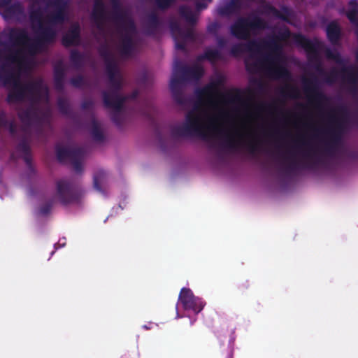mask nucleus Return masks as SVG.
Returning a JSON list of instances; mask_svg holds the SVG:
<instances>
[{"label":"nucleus","mask_w":358,"mask_h":358,"mask_svg":"<svg viewBox=\"0 0 358 358\" xmlns=\"http://www.w3.org/2000/svg\"><path fill=\"white\" fill-rule=\"evenodd\" d=\"M266 21L258 15L239 17L230 26L231 34L237 39L248 40L252 32L266 28Z\"/></svg>","instance_id":"obj_6"},{"label":"nucleus","mask_w":358,"mask_h":358,"mask_svg":"<svg viewBox=\"0 0 358 358\" xmlns=\"http://www.w3.org/2000/svg\"><path fill=\"white\" fill-rule=\"evenodd\" d=\"M8 129L10 134L14 135L17 131L16 124L14 121H8V124L5 127Z\"/></svg>","instance_id":"obj_51"},{"label":"nucleus","mask_w":358,"mask_h":358,"mask_svg":"<svg viewBox=\"0 0 358 358\" xmlns=\"http://www.w3.org/2000/svg\"><path fill=\"white\" fill-rule=\"evenodd\" d=\"M17 149L18 151L22 153V158L27 166L30 169H32L31 148L28 142L24 139L18 143Z\"/></svg>","instance_id":"obj_30"},{"label":"nucleus","mask_w":358,"mask_h":358,"mask_svg":"<svg viewBox=\"0 0 358 358\" xmlns=\"http://www.w3.org/2000/svg\"><path fill=\"white\" fill-rule=\"evenodd\" d=\"M9 63H2L0 66V83L3 86L11 85L13 82L19 78Z\"/></svg>","instance_id":"obj_24"},{"label":"nucleus","mask_w":358,"mask_h":358,"mask_svg":"<svg viewBox=\"0 0 358 358\" xmlns=\"http://www.w3.org/2000/svg\"><path fill=\"white\" fill-rule=\"evenodd\" d=\"M203 57L210 62H215L220 59L221 54L217 50L208 49L205 51Z\"/></svg>","instance_id":"obj_43"},{"label":"nucleus","mask_w":358,"mask_h":358,"mask_svg":"<svg viewBox=\"0 0 358 358\" xmlns=\"http://www.w3.org/2000/svg\"><path fill=\"white\" fill-rule=\"evenodd\" d=\"M217 43L220 48H222L227 45V41L224 37L218 36L217 38Z\"/></svg>","instance_id":"obj_53"},{"label":"nucleus","mask_w":358,"mask_h":358,"mask_svg":"<svg viewBox=\"0 0 358 358\" xmlns=\"http://www.w3.org/2000/svg\"><path fill=\"white\" fill-rule=\"evenodd\" d=\"M325 56L327 59L334 61L336 64L341 65L340 71L342 78L347 80L352 85V90L355 91L358 83V69L353 66H346L347 61L344 59L337 51H333L330 48H326Z\"/></svg>","instance_id":"obj_12"},{"label":"nucleus","mask_w":358,"mask_h":358,"mask_svg":"<svg viewBox=\"0 0 358 358\" xmlns=\"http://www.w3.org/2000/svg\"><path fill=\"white\" fill-rule=\"evenodd\" d=\"M350 9L347 12V17L351 23L355 24L358 21V3L357 0H350L349 2Z\"/></svg>","instance_id":"obj_34"},{"label":"nucleus","mask_w":358,"mask_h":358,"mask_svg":"<svg viewBox=\"0 0 358 358\" xmlns=\"http://www.w3.org/2000/svg\"><path fill=\"white\" fill-rule=\"evenodd\" d=\"M57 158L59 162H64L69 160L77 173L83 171L82 160L85 156V150L81 147H64L60 145L55 146Z\"/></svg>","instance_id":"obj_11"},{"label":"nucleus","mask_w":358,"mask_h":358,"mask_svg":"<svg viewBox=\"0 0 358 358\" xmlns=\"http://www.w3.org/2000/svg\"><path fill=\"white\" fill-rule=\"evenodd\" d=\"M241 1L240 0H230L224 6L222 7L219 13L223 16H230L233 14H239L241 10Z\"/></svg>","instance_id":"obj_29"},{"label":"nucleus","mask_w":358,"mask_h":358,"mask_svg":"<svg viewBox=\"0 0 358 358\" xmlns=\"http://www.w3.org/2000/svg\"><path fill=\"white\" fill-rule=\"evenodd\" d=\"M222 85V81L218 80L217 81L211 82L202 88H198L195 91L197 98L201 101L203 98H207L208 101L211 103L214 97L220 94L218 87Z\"/></svg>","instance_id":"obj_18"},{"label":"nucleus","mask_w":358,"mask_h":358,"mask_svg":"<svg viewBox=\"0 0 358 358\" xmlns=\"http://www.w3.org/2000/svg\"><path fill=\"white\" fill-rule=\"evenodd\" d=\"M320 73L324 76L325 83L329 85L334 83L338 78L339 74H341V72H338L335 69H331L329 73H327L324 71V73ZM341 76H342V75Z\"/></svg>","instance_id":"obj_41"},{"label":"nucleus","mask_w":358,"mask_h":358,"mask_svg":"<svg viewBox=\"0 0 358 358\" xmlns=\"http://www.w3.org/2000/svg\"><path fill=\"white\" fill-rule=\"evenodd\" d=\"M304 93L309 101L315 104L320 111H322L323 106L328 102L329 98L319 87L316 78H303L302 80Z\"/></svg>","instance_id":"obj_13"},{"label":"nucleus","mask_w":358,"mask_h":358,"mask_svg":"<svg viewBox=\"0 0 358 358\" xmlns=\"http://www.w3.org/2000/svg\"><path fill=\"white\" fill-rule=\"evenodd\" d=\"M247 147L251 154H255L259 150V142L255 139H252L247 143Z\"/></svg>","instance_id":"obj_46"},{"label":"nucleus","mask_w":358,"mask_h":358,"mask_svg":"<svg viewBox=\"0 0 358 358\" xmlns=\"http://www.w3.org/2000/svg\"><path fill=\"white\" fill-rule=\"evenodd\" d=\"M347 115L348 110L344 106L331 109L328 115L330 127L324 131L329 136V141L325 145V151L329 155L342 145Z\"/></svg>","instance_id":"obj_4"},{"label":"nucleus","mask_w":358,"mask_h":358,"mask_svg":"<svg viewBox=\"0 0 358 358\" xmlns=\"http://www.w3.org/2000/svg\"><path fill=\"white\" fill-rule=\"evenodd\" d=\"M250 287V283L248 280H245L244 282H241L239 286L238 289L244 292L245 290L248 289Z\"/></svg>","instance_id":"obj_54"},{"label":"nucleus","mask_w":358,"mask_h":358,"mask_svg":"<svg viewBox=\"0 0 358 358\" xmlns=\"http://www.w3.org/2000/svg\"><path fill=\"white\" fill-rule=\"evenodd\" d=\"M53 203L54 202L52 200H49L43 205H41L38 209L39 214L41 215H48L52 210Z\"/></svg>","instance_id":"obj_44"},{"label":"nucleus","mask_w":358,"mask_h":358,"mask_svg":"<svg viewBox=\"0 0 358 358\" xmlns=\"http://www.w3.org/2000/svg\"><path fill=\"white\" fill-rule=\"evenodd\" d=\"M123 107L124 104L122 105L120 108H116L115 107H106L107 108H112L114 110L111 113V120L119 128L122 127L124 122V115L122 113Z\"/></svg>","instance_id":"obj_35"},{"label":"nucleus","mask_w":358,"mask_h":358,"mask_svg":"<svg viewBox=\"0 0 358 358\" xmlns=\"http://www.w3.org/2000/svg\"><path fill=\"white\" fill-rule=\"evenodd\" d=\"M80 27L78 23L72 24L62 36V45L66 48L78 45L80 43Z\"/></svg>","instance_id":"obj_19"},{"label":"nucleus","mask_w":358,"mask_h":358,"mask_svg":"<svg viewBox=\"0 0 358 358\" xmlns=\"http://www.w3.org/2000/svg\"><path fill=\"white\" fill-rule=\"evenodd\" d=\"M203 69L198 65L189 66L182 64V62L177 60L174 63L173 71L171 78H177L182 84L185 81L199 80L203 76Z\"/></svg>","instance_id":"obj_14"},{"label":"nucleus","mask_w":358,"mask_h":358,"mask_svg":"<svg viewBox=\"0 0 358 358\" xmlns=\"http://www.w3.org/2000/svg\"><path fill=\"white\" fill-rule=\"evenodd\" d=\"M355 56H356L357 60L358 61V50H357V52L355 53Z\"/></svg>","instance_id":"obj_60"},{"label":"nucleus","mask_w":358,"mask_h":358,"mask_svg":"<svg viewBox=\"0 0 358 358\" xmlns=\"http://www.w3.org/2000/svg\"><path fill=\"white\" fill-rule=\"evenodd\" d=\"M196 8L198 10H201V9L206 8V6L203 3L196 2Z\"/></svg>","instance_id":"obj_57"},{"label":"nucleus","mask_w":358,"mask_h":358,"mask_svg":"<svg viewBox=\"0 0 358 358\" xmlns=\"http://www.w3.org/2000/svg\"><path fill=\"white\" fill-rule=\"evenodd\" d=\"M327 36L332 45H337L341 38V29L336 21H331L326 28Z\"/></svg>","instance_id":"obj_25"},{"label":"nucleus","mask_w":358,"mask_h":358,"mask_svg":"<svg viewBox=\"0 0 358 358\" xmlns=\"http://www.w3.org/2000/svg\"><path fill=\"white\" fill-rule=\"evenodd\" d=\"M26 94H28L31 96L39 94L42 84L41 82H29L24 84Z\"/></svg>","instance_id":"obj_37"},{"label":"nucleus","mask_w":358,"mask_h":358,"mask_svg":"<svg viewBox=\"0 0 358 358\" xmlns=\"http://www.w3.org/2000/svg\"><path fill=\"white\" fill-rule=\"evenodd\" d=\"M91 134L93 139L97 142H102L104 140V135L100 128L99 124L95 118L92 121Z\"/></svg>","instance_id":"obj_36"},{"label":"nucleus","mask_w":358,"mask_h":358,"mask_svg":"<svg viewBox=\"0 0 358 358\" xmlns=\"http://www.w3.org/2000/svg\"><path fill=\"white\" fill-rule=\"evenodd\" d=\"M94 103L92 100H85L82 104L81 108L83 110H87L93 107Z\"/></svg>","instance_id":"obj_52"},{"label":"nucleus","mask_w":358,"mask_h":358,"mask_svg":"<svg viewBox=\"0 0 358 358\" xmlns=\"http://www.w3.org/2000/svg\"><path fill=\"white\" fill-rule=\"evenodd\" d=\"M18 117L21 122L26 126L30 127L32 124H41L43 120V114L39 108L30 106L18 113Z\"/></svg>","instance_id":"obj_16"},{"label":"nucleus","mask_w":358,"mask_h":358,"mask_svg":"<svg viewBox=\"0 0 358 358\" xmlns=\"http://www.w3.org/2000/svg\"><path fill=\"white\" fill-rule=\"evenodd\" d=\"M178 299L185 310H192L196 314L200 313L205 306L201 299L195 296L192 291L186 287L181 289Z\"/></svg>","instance_id":"obj_15"},{"label":"nucleus","mask_w":358,"mask_h":358,"mask_svg":"<svg viewBox=\"0 0 358 358\" xmlns=\"http://www.w3.org/2000/svg\"><path fill=\"white\" fill-rule=\"evenodd\" d=\"M54 85L57 91L62 92L64 90L65 71L62 63L54 67Z\"/></svg>","instance_id":"obj_27"},{"label":"nucleus","mask_w":358,"mask_h":358,"mask_svg":"<svg viewBox=\"0 0 358 358\" xmlns=\"http://www.w3.org/2000/svg\"><path fill=\"white\" fill-rule=\"evenodd\" d=\"M11 2L12 0H0V9L4 10Z\"/></svg>","instance_id":"obj_55"},{"label":"nucleus","mask_w":358,"mask_h":358,"mask_svg":"<svg viewBox=\"0 0 358 358\" xmlns=\"http://www.w3.org/2000/svg\"><path fill=\"white\" fill-rule=\"evenodd\" d=\"M83 195L82 188L69 180L60 179L56 182V197L64 206L80 203Z\"/></svg>","instance_id":"obj_8"},{"label":"nucleus","mask_w":358,"mask_h":358,"mask_svg":"<svg viewBox=\"0 0 358 358\" xmlns=\"http://www.w3.org/2000/svg\"><path fill=\"white\" fill-rule=\"evenodd\" d=\"M137 95H138V92H134L131 96H127V99H136L137 97Z\"/></svg>","instance_id":"obj_58"},{"label":"nucleus","mask_w":358,"mask_h":358,"mask_svg":"<svg viewBox=\"0 0 358 358\" xmlns=\"http://www.w3.org/2000/svg\"><path fill=\"white\" fill-rule=\"evenodd\" d=\"M8 121L6 112L0 108V128L6 127L8 124Z\"/></svg>","instance_id":"obj_50"},{"label":"nucleus","mask_w":358,"mask_h":358,"mask_svg":"<svg viewBox=\"0 0 358 358\" xmlns=\"http://www.w3.org/2000/svg\"><path fill=\"white\" fill-rule=\"evenodd\" d=\"M218 25L216 23L212 24L210 26L208 27V31L210 32H214L215 33L217 30Z\"/></svg>","instance_id":"obj_56"},{"label":"nucleus","mask_w":358,"mask_h":358,"mask_svg":"<svg viewBox=\"0 0 358 358\" xmlns=\"http://www.w3.org/2000/svg\"><path fill=\"white\" fill-rule=\"evenodd\" d=\"M98 52L104 62L114 58L113 53L106 43L102 44L99 47Z\"/></svg>","instance_id":"obj_42"},{"label":"nucleus","mask_w":358,"mask_h":358,"mask_svg":"<svg viewBox=\"0 0 358 358\" xmlns=\"http://www.w3.org/2000/svg\"><path fill=\"white\" fill-rule=\"evenodd\" d=\"M70 83L76 88H80L85 84V80L82 75L73 77L70 80Z\"/></svg>","instance_id":"obj_45"},{"label":"nucleus","mask_w":358,"mask_h":358,"mask_svg":"<svg viewBox=\"0 0 358 358\" xmlns=\"http://www.w3.org/2000/svg\"><path fill=\"white\" fill-rule=\"evenodd\" d=\"M1 14L5 20L22 21L26 17L24 7L19 1L10 3L9 6Z\"/></svg>","instance_id":"obj_17"},{"label":"nucleus","mask_w":358,"mask_h":358,"mask_svg":"<svg viewBox=\"0 0 358 358\" xmlns=\"http://www.w3.org/2000/svg\"><path fill=\"white\" fill-rule=\"evenodd\" d=\"M174 41H175V45L176 48L178 50H185L186 49V41L180 38L177 35H173Z\"/></svg>","instance_id":"obj_47"},{"label":"nucleus","mask_w":358,"mask_h":358,"mask_svg":"<svg viewBox=\"0 0 358 358\" xmlns=\"http://www.w3.org/2000/svg\"><path fill=\"white\" fill-rule=\"evenodd\" d=\"M163 22L155 12L148 15L147 22L145 27V34L148 36L157 37L159 34Z\"/></svg>","instance_id":"obj_22"},{"label":"nucleus","mask_w":358,"mask_h":358,"mask_svg":"<svg viewBox=\"0 0 358 358\" xmlns=\"http://www.w3.org/2000/svg\"><path fill=\"white\" fill-rule=\"evenodd\" d=\"M173 137H186L196 136L206 139L208 134L206 127L201 123V118L193 111H189L185 117V122L181 126H175L171 129Z\"/></svg>","instance_id":"obj_7"},{"label":"nucleus","mask_w":358,"mask_h":358,"mask_svg":"<svg viewBox=\"0 0 358 358\" xmlns=\"http://www.w3.org/2000/svg\"><path fill=\"white\" fill-rule=\"evenodd\" d=\"M294 38V42L307 52L308 62L314 66L317 71L324 73L320 57V50L323 44L318 41H313L300 34L295 35Z\"/></svg>","instance_id":"obj_9"},{"label":"nucleus","mask_w":358,"mask_h":358,"mask_svg":"<svg viewBox=\"0 0 358 358\" xmlns=\"http://www.w3.org/2000/svg\"><path fill=\"white\" fill-rule=\"evenodd\" d=\"M265 10L266 13L285 22H288L292 15L291 10L287 6H282L281 10H279L273 6L266 5Z\"/></svg>","instance_id":"obj_28"},{"label":"nucleus","mask_w":358,"mask_h":358,"mask_svg":"<svg viewBox=\"0 0 358 358\" xmlns=\"http://www.w3.org/2000/svg\"><path fill=\"white\" fill-rule=\"evenodd\" d=\"M105 178L106 173L103 170H99L94 173L93 177V186L98 192H103L101 184L104 180Z\"/></svg>","instance_id":"obj_38"},{"label":"nucleus","mask_w":358,"mask_h":358,"mask_svg":"<svg viewBox=\"0 0 358 358\" xmlns=\"http://www.w3.org/2000/svg\"><path fill=\"white\" fill-rule=\"evenodd\" d=\"M108 78L111 90L102 92L103 104L106 107L120 108L127 99V96L120 94L122 88L121 74L113 75V77L110 76Z\"/></svg>","instance_id":"obj_10"},{"label":"nucleus","mask_w":358,"mask_h":358,"mask_svg":"<svg viewBox=\"0 0 358 358\" xmlns=\"http://www.w3.org/2000/svg\"><path fill=\"white\" fill-rule=\"evenodd\" d=\"M10 85L13 87L8 94L7 102L11 103L22 101L26 97L24 84H22L18 78L13 82Z\"/></svg>","instance_id":"obj_21"},{"label":"nucleus","mask_w":358,"mask_h":358,"mask_svg":"<svg viewBox=\"0 0 358 358\" xmlns=\"http://www.w3.org/2000/svg\"><path fill=\"white\" fill-rule=\"evenodd\" d=\"M289 156H285V161H289L284 168L287 173L306 169H313V166L319 162L317 152L304 136L299 138L292 150H288Z\"/></svg>","instance_id":"obj_3"},{"label":"nucleus","mask_w":358,"mask_h":358,"mask_svg":"<svg viewBox=\"0 0 358 358\" xmlns=\"http://www.w3.org/2000/svg\"><path fill=\"white\" fill-rule=\"evenodd\" d=\"M226 146L230 149H236L239 145V142L236 141L231 136L227 135L225 138Z\"/></svg>","instance_id":"obj_49"},{"label":"nucleus","mask_w":358,"mask_h":358,"mask_svg":"<svg viewBox=\"0 0 358 358\" xmlns=\"http://www.w3.org/2000/svg\"><path fill=\"white\" fill-rule=\"evenodd\" d=\"M111 2L114 10L113 13V19L120 25L118 33L121 34L122 30L126 31V34L122 36L119 50L122 57H129L131 56L134 51L135 45L131 36L128 32H134L136 31V26L134 21L131 18L127 17L122 10L119 0H111Z\"/></svg>","instance_id":"obj_5"},{"label":"nucleus","mask_w":358,"mask_h":358,"mask_svg":"<svg viewBox=\"0 0 358 358\" xmlns=\"http://www.w3.org/2000/svg\"><path fill=\"white\" fill-rule=\"evenodd\" d=\"M245 92L240 89H234L231 92L227 94L224 97L229 103H236L243 102V94Z\"/></svg>","instance_id":"obj_33"},{"label":"nucleus","mask_w":358,"mask_h":358,"mask_svg":"<svg viewBox=\"0 0 358 358\" xmlns=\"http://www.w3.org/2000/svg\"><path fill=\"white\" fill-rule=\"evenodd\" d=\"M157 7L162 10H166L170 7L174 0H155Z\"/></svg>","instance_id":"obj_48"},{"label":"nucleus","mask_w":358,"mask_h":358,"mask_svg":"<svg viewBox=\"0 0 358 358\" xmlns=\"http://www.w3.org/2000/svg\"><path fill=\"white\" fill-rule=\"evenodd\" d=\"M47 6L54 10L46 15V26L42 21V13L39 9L34 10L29 13L31 22L38 24V36L31 40L28 32L24 29L12 27L8 31L1 33L2 40L0 44L5 47L9 45H22L30 55H35L41 52L45 47L52 43L57 36V31L54 25L62 24L68 17V0H48Z\"/></svg>","instance_id":"obj_1"},{"label":"nucleus","mask_w":358,"mask_h":358,"mask_svg":"<svg viewBox=\"0 0 358 358\" xmlns=\"http://www.w3.org/2000/svg\"><path fill=\"white\" fill-rule=\"evenodd\" d=\"M36 126L37 127H38V129H40V130H41V129H42V126H43V125H41V124H38V125H36Z\"/></svg>","instance_id":"obj_61"},{"label":"nucleus","mask_w":358,"mask_h":358,"mask_svg":"<svg viewBox=\"0 0 358 358\" xmlns=\"http://www.w3.org/2000/svg\"><path fill=\"white\" fill-rule=\"evenodd\" d=\"M179 14L181 17L191 25L196 23V17L190 7L187 6H181L178 9Z\"/></svg>","instance_id":"obj_31"},{"label":"nucleus","mask_w":358,"mask_h":358,"mask_svg":"<svg viewBox=\"0 0 358 358\" xmlns=\"http://www.w3.org/2000/svg\"><path fill=\"white\" fill-rule=\"evenodd\" d=\"M70 61L74 68L81 69L85 63V56L77 50H72L70 52Z\"/></svg>","instance_id":"obj_32"},{"label":"nucleus","mask_w":358,"mask_h":358,"mask_svg":"<svg viewBox=\"0 0 358 358\" xmlns=\"http://www.w3.org/2000/svg\"><path fill=\"white\" fill-rule=\"evenodd\" d=\"M143 327H144L145 329H148V326H146V325H145Z\"/></svg>","instance_id":"obj_62"},{"label":"nucleus","mask_w":358,"mask_h":358,"mask_svg":"<svg viewBox=\"0 0 358 358\" xmlns=\"http://www.w3.org/2000/svg\"><path fill=\"white\" fill-rule=\"evenodd\" d=\"M213 130H215V131H217V133L220 135L221 134H224V131L221 129H219L217 127H213Z\"/></svg>","instance_id":"obj_59"},{"label":"nucleus","mask_w":358,"mask_h":358,"mask_svg":"<svg viewBox=\"0 0 358 358\" xmlns=\"http://www.w3.org/2000/svg\"><path fill=\"white\" fill-rule=\"evenodd\" d=\"M170 90L175 102L179 105H183L185 100L182 91V84L179 82V79L177 76L171 78L170 81Z\"/></svg>","instance_id":"obj_26"},{"label":"nucleus","mask_w":358,"mask_h":358,"mask_svg":"<svg viewBox=\"0 0 358 358\" xmlns=\"http://www.w3.org/2000/svg\"><path fill=\"white\" fill-rule=\"evenodd\" d=\"M263 49H268L272 53L264 56L255 62L245 60L246 71L253 73L262 69L268 78L273 80H282L286 83L280 88V95L284 98L298 99L300 95L299 88L289 83L292 80L291 72L285 66L278 64L282 47L277 38L273 37L269 41H262L250 40L245 43H237L231 48L230 52L233 56L236 57L244 52L259 53Z\"/></svg>","instance_id":"obj_2"},{"label":"nucleus","mask_w":358,"mask_h":358,"mask_svg":"<svg viewBox=\"0 0 358 358\" xmlns=\"http://www.w3.org/2000/svg\"><path fill=\"white\" fill-rule=\"evenodd\" d=\"M170 30L172 35H177L180 38L186 41H194V34L192 29H182L176 20H171L169 23Z\"/></svg>","instance_id":"obj_23"},{"label":"nucleus","mask_w":358,"mask_h":358,"mask_svg":"<svg viewBox=\"0 0 358 358\" xmlns=\"http://www.w3.org/2000/svg\"><path fill=\"white\" fill-rule=\"evenodd\" d=\"M57 106L59 112L64 115H70L71 114V106L68 100L63 97L57 99Z\"/></svg>","instance_id":"obj_40"},{"label":"nucleus","mask_w":358,"mask_h":358,"mask_svg":"<svg viewBox=\"0 0 358 358\" xmlns=\"http://www.w3.org/2000/svg\"><path fill=\"white\" fill-rule=\"evenodd\" d=\"M104 63L106 65V71L108 76H111L113 77V75H117L120 73L115 58L106 61Z\"/></svg>","instance_id":"obj_39"},{"label":"nucleus","mask_w":358,"mask_h":358,"mask_svg":"<svg viewBox=\"0 0 358 358\" xmlns=\"http://www.w3.org/2000/svg\"><path fill=\"white\" fill-rule=\"evenodd\" d=\"M92 17L97 29L100 31H103L106 20V12L105 4L102 0H96L94 1Z\"/></svg>","instance_id":"obj_20"}]
</instances>
